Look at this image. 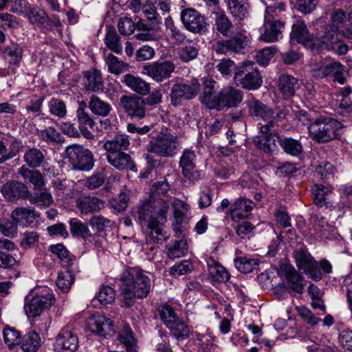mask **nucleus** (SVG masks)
<instances>
[{"instance_id":"obj_1","label":"nucleus","mask_w":352,"mask_h":352,"mask_svg":"<svg viewBox=\"0 0 352 352\" xmlns=\"http://www.w3.org/2000/svg\"><path fill=\"white\" fill-rule=\"evenodd\" d=\"M169 209L170 203L164 199L157 200L154 204L144 202L138 208L135 217L140 225L146 226V234L153 242L161 243L168 237L162 227L167 220Z\"/></svg>"},{"instance_id":"obj_2","label":"nucleus","mask_w":352,"mask_h":352,"mask_svg":"<svg viewBox=\"0 0 352 352\" xmlns=\"http://www.w3.org/2000/svg\"><path fill=\"white\" fill-rule=\"evenodd\" d=\"M120 290L127 308L133 305L134 298L146 297L151 289V280L146 272L138 267L126 270L121 277Z\"/></svg>"},{"instance_id":"obj_3","label":"nucleus","mask_w":352,"mask_h":352,"mask_svg":"<svg viewBox=\"0 0 352 352\" xmlns=\"http://www.w3.org/2000/svg\"><path fill=\"white\" fill-rule=\"evenodd\" d=\"M248 106L249 113L254 120L267 122L261 125V133H267L275 131V127L283 128L285 126V112L280 111L275 113L271 107L254 98L248 101Z\"/></svg>"},{"instance_id":"obj_4","label":"nucleus","mask_w":352,"mask_h":352,"mask_svg":"<svg viewBox=\"0 0 352 352\" xmlns=\"http://www.w3.org/2000/svg\"><path fill=\"white\" fill-rule=\"evenodd\" d=\"M180 149L181 144L178 136L168 129L152 137L146 146L148 153L166 158L173 157Z\"/></svg>"},{"instance_id":"obj_5","label":"nucleus","mask_w":352,"mask_h":352,"mask_svg":"<svg viewBox=\"0 0 352 352\" xmlns=\"http://www.w3.org/2000/svg\"><path fill=\"white\" fill-rule=\"evenodd\" d=\"M342 124L331 118L324 117L316 120L308 126L311 138L319 143L329 142L340 135Z\"/></svg>"},{"instance_id":"obj_6","label":"nucleus","mask_w":352,"mask_h":352,"mask_svg":"<svg viewBox=\"0 0 352 352\" xmlns=\"http://www.w3.org/2000/svg\"><path fill=\"white\" fill-rule=\"evenodd\" d=\"M24 310L29 318L40 316L45 309H49L55 302L52 290L47 287H39L30 300H26Z\"/></svg>"},{"instance_id":"obj_7","label":"nucleus","mask_w":352,"mask_h":352,"mask_svg":"<svg viewBox=\"0 0 352 352\" xmlns=\"http://www.w3.org/2000/svg\"><path fill=\"white\" fill-rule=\"evenodd\" d=\"M234 79L237 85L248 90H256L263 83L262 77L255 63L252 61L243 63L234 73Z\"/></svg>"},{"instance_id":"obj_8","label":"nucleus","mask_w":352,"mask_h":352,"mask_svg":"<svg viewBox=\"0 0 352 352\" xmlns=\"http://www.w3.org/2000/svg\"><path fill=\"white\" fill-rule=\"evenodd\" d=\"M66 153L74 168L89 170L94 167L93 154L87 148L78 144L67 146Z\"/></svg>"},{"instance_id":"obj_9","label":"nucleus","mask_w":352,"mask_h":352,"mask_svg":"<svg viewBox=\"0 0 352 352\" xmlns=\"http://www.w3.org/2000/svg\"><path fill=\"white\" fill-rule=\"evenodd\" d=\"M200 90V84L197 79H192L184 83L175 84L170 90V102L175 107L182 104L184 100L195 98Z\"/></svg>"},{"instance_id":"obj_10","label":"nucleus","mask_w":352,"mask_h":352,"mask_svg":"<svg viewBox=\"0 0 352 352\" xmlns=\"http://www.w3.org/2000/svg\"><path fill=\"white\" fill-rule=\"evenodd\" d=\"M344 34L338 29L327 27L324 34L320 36V47L327 50H332L339 55L346 54L349 50V46L342 43Z\"/></svg>"},{"instance_id":"obj_11","label":"nucleus","mask_w":352,"mask_h":352,"mask_svg":"<svg viewBox=\"0 0 352 352\" xmlns=\"http://www.w3.org/2000/svg\"><path fill=\"white\" fill-rule=\"evenodd\" d=\"M175 66L170 60L156 61L144 65L142 73L157 82H161L171 76Z\"/></svg>"},{"instance_id":"obj_12","label":"nucleus","mask_w":352,"mask_h":352,"mask_svg":"<svg viewBox=\"0 0 352 352\" xmlns=\"http://www.w3.org/2000/svg\"><path fill=\"white\" fill-rule=\"evenodd\" d=\"M86 327L91 333L101 338L111 337L115 333L113 321L100 314L89 317L86 322Z\"/></svg>"},{"instance_id":"obj_13","label":"nucleus","mask_w":352,"mask_h":352,"mask_svg":"<svg viewBox=\"0 0 352 352\" xmlns=\"http://www.w3.org/2000/svg\"><path fill=\"white\" fill-rule=\"evenodd\" d=\"M120 106L132 118L141 120L146 116V109L142 97L123 95L120 99Z\"/></svg>"},{"instance_id":"obj_14","label":"nucleus","mask_w":352,"mask_h":352,"mask_svg":"<svg viewBox=\"0 0 352 352\" xmlns=\"http://www.w3.org/2000/svg\"><path fill=\"white\" fill-rule=\"evenodd\" d=\"M184 26L188 31L195 34H203L207 30L205 17L195 9H185L181 12Z\"/></svg>"},{"instance_id":"obj_15","label":"nucleus","mask_w":352,"mask_h":352,"mask_svg":"<svg viewBox=\"0 0 352 352\" xmlns=\"http://www.w3.org/2000/svg\"><path fill=\"white\" fill-rule=\"evenodd\" d=\"M78 338L69 327L63 328L54 343V349L57 352H74L78 347Z\"/></svg>"},{"instance_id":"obj_16","label":"nucleus","mask_w":352,"mask_h":352,"mask_svg":"<svg viewBox=\"0 0 352 352\" xmlns=\"http://www.w3.org/2000/svg\"><path fill=\"white\" fill-rule=\"evenodd\" d=\"M1 192L8 201H16L19 199H28L30 195L27 186L15 180L4 184L1 188Z\"/></svg>"},{"instance_id":"obj_17","label":"nucleus","mask_w":352,"mask_h":352,"mask_svg":"<svg viewBox=\"0 0 352 352\" xmlns=\"http://www.w3.org/2000/svg\"><path fill=\"white\" fill-rule=\"evenodd\" d=\"M242 100L243 93L240 89L232 86L225 87L219 92L216 109L236 107L241 102Z\"/></svg>"},{"instance_id":"obj_18","label":"nucleus","mask_w":352,"mask_h":352,"mask_svg":"<svg viewBox=\"0 0 352 352\" xmlns=\"http://www.w3.org/2000/svg\"><path fill=\"white\" fill-rule=\"evenodd\" d=\"M104 201L96 197L80 196L76 200V207L82 215H88L100 211L104 208Z\"/></svg>"},{"instance_id":"obj_19","label":"nucleus","mask_w":352,"mask_h":352,"mask_svg":"<svg viewBox=\"0 0 352 352\" xmlns=\"http://www.w3.org/2000/svg\"><path fill=\"white\" fill-rule=\"evenodd\" d=\"M306 280L291 264L287 263V293L301 294L304 291Z\"/></svg>"},{"instance_id":"obj_20","label":"nucleus","mask_w":352,"mask_h":352,"mask_svg":"<svg viewBox=\"0 0 352 352\" xmlns=\"http://www.w3.org/2000/svg\"><path fill=\"white\" fill-rule=\"evenodd\" d=\"M217 82L211 78H206L204 81V90L200 96L201 102L209 109H216L219 94H215Z\"/></svg>"},{"instance_id":"obj_21","label":"nucleus","mask_w":352,"mask_h":352,"mask_svg":"<svg viewBox=\"0 0 352 352\" xmlns=\"http://www.w3.org/2000/svg\"><path fill=\"white\" fill-rule=\"evenodd\" d=\"M279 131V127H275V131L263 133L265 135L262 139L258 138L254 140L255 144L265 153L273 152L276 146V140L274 138L276 136L283 151L286 152V142L279 140L277 135Z\"/></svg>"},{"instance_id":"obj_22","label":"nucleus","mask_w":352,"mask_h":352,"mask_svg":"<svg viewBox=\"0 0 352 352\" xmlns=\"http://www.w3.org/2000/svg\"><path fill=\"white\" fill-rule=\"evenodd\" d=\"M285 25L278 21H268L263 25V31L260 36V40L267 43L278 41L283 37L282 32Z\"/></svg>"},{"instance_id":"obj_23","label":"nucleus","mask_w":352,"mask_h":352,"mask_svg":"<svg viewBox=\"0 0 352 352\" xmlns=\"http://www.w3.org/2000/svg\"><path fill=\"white\" fill-rule=\"evenodd\" d=\"M107 162L119 170H135V164L129 154L125 152L112 153L107 156Z\"/></svg>"},{"instance_id":"obj_24","label":"nucleus","mask_w":352,"mask_h":352,"mask_svg":"<svg viewBox=\"0 0 352 352\" xmlns=\"http://www.w3.org/2000/svg\"><path fill=\"white\" fill-rule=\"evenodd\" d=\"M254 207V203L248 199H239L231 206L230 214L232 219L239 221L246 219Z\"/></svg>"},{"instance_id":"obj_25","label":"nucleus","mask_w":352,"mask_h":352,"mask_svg":"<svg viewBox=\"0 0 352 352\" xmlns=\"http://www.w3.org/2000/svg\"><path fill=\"white\" fill-rule=\"evenodd\" d=\"M196 155L191 149H185L179 159V165L183 175L190 180L194 178L192 170L195 168Z\"/></svg>"},{"instance_id":"obj_26","label":"nucleus","mask_w":352,"mask_h":352,"mask_svg":"<svg viewBox=\"0 0 352 352\" xmlns=\"http://www.w3.org/2000/svg\"><path fill=\"white\" fill-rule=\"evenodd\" d=\"M38 217L35 210L23 207L16 208L11 213V218L23 226H32Z\"/></svg>"},{"instance_id":"obj_27","label":"nucleus","mask_w":352,"mask_h":352,"mask_svg":"<svg viewBox=\"0 0 352 352\" xmlns=\"http://www.w3.org/2000/svg\"><path fill=\"white\" fill-rule=\"evenodd\" d=\"M199 48L197 41L187 40L181 47L177 49V57L183 63H189L197 57Z\"/></svg>"},{"instance_id":"obj_28","label":"nucleus","mask_w":352,"mask_h":352,"mask_svg":"<svg viewBox=\"0 0 352 352\" xmlns=\"http://www.w3.org/2000/svg\"><path fill=\"white\" fill-rule=\"evenodd\" d=\"M83 85L87 91L97 92L103 89V80L100 71L91 69L85 72Z\"/></svg>"},{"instance_id":"obj_29","label":"nucleus","mask_w":352,"mask_h":352,"mask_svg":"<svg viewBox=\"0 0 352 352\" xmlns=\"http://www.w3.org/2000/svg\"><path fill=\"white\" fill-rule=\"evenodd\" d=\"M311 191L314 201L316 206L318 207H327L331 205L330 195L332 192V187L331 186L315 184L312 187Z\"/></svg>"},{"instance_id":"obj_30","label":"nucleus","mask_w":352,"mask_h":352,"mask_svg":"<svg viewBox=\"0 0 352 352\" xmlns=\"http://www.w3.org/2000/svg\"><path fill=\"white\" fill-rule=\"evenodd\" d=\"M130 145L129 138L124 134H118L113 139L107 141L103 148L106 151V155L112 153L124 152Z\"/></svg>"},{"instance_id":"obj_31","label":"nucleus","mask_w":352,"mask_h":352,"mask_svg":"<svg viewBox=\"0 0 352 352\" xmlns=\"http://www.w3.org/2000/svg\"><path fill=\"white\" fill-rule=\"evenodd\" d=\"M122 81L132 91L140 95L146 96L150 91L149 83L146 82L141 78L132 74H125Z\"/></svg>"},{"instance_id":"obj_32","label":"nucleus","mask_w":352,"mask_h":352,"mask_svg":"<svg viewBox=\"0 0 352 352\" xmlns=\"http://www.w3.org/2000/svg\"><path fill=\"white\" fill-rule=\"evenodd\" d=\"M226 3L230 13L239 23L248 16V0H226Z\"/></svg>"},{"instance_id":"obj_33","label":"nucleus","mask_w":352,"mask_h":352,"mask_svg":"<svg viewBox=\"0 0 352 352\" xmlns=\"http://www.w3.org/2000/svg\"><path fill=\"white\" fill-rule=\"evenodd\" d=\"M69 226L71 234L74 237L86 241L92 236L88 225L77 218H72L69 221Z\"/></svg>"},{"instance_id":"obj_34","label":"nucleus","mask_w":352,"mask_h":352,"mask_svg":"<svg viewBox=\"0 0 352 352\" xmlns=\"http://www.w3.org/2000/svg\"><path fill=\"white\" fill-rule=\"evenodd\" d=\"M88 107L94 115L101 117L107 116L112 110L109 102L102 100L96 95H92L90 97Z\"/></svg>"},{"instance_id":"obj_35","label":"nucleus","mask_w":352,"mask_h":352,"mask_svg":"<svg viewBox=\"0 0 352 352\" xmlns=\"http://www.w3.org/2000/svg\"><path fill=\"white\" fill-rule=\"evenodd\" d=\"M293 256L297 267L300 270H304L307 267L311 266L316 260L309 252L305 246H300L297 248L293 253Z\"/></svg>"},{"instance_id":"obj_36","label":"nucleus","mask_w":352,"mask_h":352,"mask_svg":"<svg viewBox=\"0 0 352 352\" xmlns=\"http://www.w3.org/2000/svg\"><path fill=\"white\" fill-rule=\"evenodd\" d=\"M209 275L213 281L217 283H226L230 275L226 269L214 260L208 262Z\"/></svg>"},{"instance_id":"obj_37","label":"nucleus","mask_w":352,"mask_h":352,"mask_svg":"<svg viewBox=\"0 0 352 352\" xmlns=\"http://www.w3.org/2000/svg\"><path fill=\"white\" fill-rule=\"evenodd\" d=\"M230 43V47L232 52L241 53L248 47L250 41L245 30H241L235 33L232 37L228 39Z\"/></svg>"},{"instance_id":"obj_38","label":"nucleus","mask_w":352,"mask_h":352,"mask_svg":"<svg viewBox=\"0 0 352 352\" xmlns=\"http://www.w3.org/2000/svg\"><path fill=\"white\" fill-rule=\"evenodd\" d=\"M19 344L24 352H36L41 345V340L38 333L30 331L23 337Z\"/></svg>"},{"instance_id":"obj_39","label":"nucleus","mask_w":352,"mask_h":352,"mask_svg":"<svg viewBox=\"0 0 352 352\" xmlns=\"http://www.w3.org/2000/svg\"><path fill=\"white\" fill-rule=\"evenodd\" d=\"M23 50L21 46L16 43H11L3 50L4 58L10 65H18L22 59Z\"/></svg>"},{"instance_id":"obj_40","label":"nucleus","mask_w":352,"mask_h":352,"mask_svg":"<svg viewBox=\"0 0 352 352\" xmlns=\"http://www.w3.org/2000/svg\"><path fill=\"white\" fill-rule=\"evenodd\" d=\"M170 203V206L174 208V221L175 224H174V230L176 233H182V230L179 226V224L182 222L184 217L185 216L186 212L188 210L187 205L182 201L179 199H175L173 202L169 200H166Z\"/></svg>"},{"instance_id":"obj_41","label":"nucleus","mask_w":352,"mask_h":352,"mask_svg":"<svg viewBox=\"0 0 352 352\" xmlns=\"http://www.w3.org/2000/svg\"><path fill=\"white\" fill-rule=\"evenodd\" d=\"M283 258H281L283 261ZM277 273L281 282H278L273 287V295L278 300H284L286 295V287L285 280L286 279V264L281 261Z\"/></svg>"},{"instance_id":"obj_42","label":"nucleus","mask_w":352,"mask_h":352,"mask_svg":"<svg viewBox=\"0 0 352 352\" xmlns=\"http://www.w3.org/2000/svg\"><path fill=\"white\" fill-rule=\"evenodd\" d=\"M19 174L32 183L35 190L41 189L45 185L43 175L37 170H30L23 166L19 169Z\"/></svg>"},{"instance_id":"obj_43","label":"nucleus","mask_w":352,"mask_h":352,"mask_svg":"<svg viewBox=\"0 0 352 352\" xmlns=\"http://www.w3.org/2000/svg\"><path fill=\"white\" fill-rule=\"evenodd\" d=\"M290 38L291 42L304 43L309 40V34L304 21L298 20L292 25Z\"/></svg>"},{"instance_id":"obj_44","label":"nucleus","mask_w":352,"mask_h":352,"mask_svg":"<svg viewBox=\"0 0 352 352\" xmlns=\"http://www.w3.org/2000/svg\"><path fill=\"white\" fill-rule=\"evenodd\" d=\"M104 60L108 67V71L111 74L118 75L129 70V65L112 54H107Z\"/></svg>"},{"instance_id":"obj_45","label":"nucleus","mask_w":352,"mask_h":352,"mask_svg":"<svg viewBox=\"0 0 352 352\" xmlns=\"http://www.w3.org/2000/svg\"><path fill=\"white\" fill-rule=\"evenodd\" d=\"M284 232L280 231L278 234L276 235L275 239L271 242L269 246V250L267 254L270 256H275L276 255H285V251L286 250V243L285 242Z\"/></svg>"},{"instance_id":"obj_46","label":"nucleus","mask_w":352,"mask_h":352,"mask_svg":"<svg viewBox=\"0 0 352 352\" xmlns=\"http://www.w3.org/2000/svg\"><path fill=\"white\" fill-rule=\"evenodd\" d=\"M87 104L85 101L78 102V108L76 111V118L80 127L89 126L93 128L95 122L90 115L85 111Z\"/></svg>"},{"instance_id":"obj_47","label":"nucleus","mask_w":352,"mask_h":352,"mask_svg":"<svg viewBox=\"0 0 352 352\" xmlns=\"http://www.w3.org/2000/svg\"><path fill=\"white\" fill-rule=\"evenodd\" d=\"M104 43L107 47L112 52L116 54L121 53L122 46L120 41V37L113 28L107 30L104 38Z\"/></svg>"},{"instance_id":"obj_48","label":"nucleus","mask_w":352,"mask_h":352,"mask_svg":"<svg viewBox=\"0 0 352 352\" xmlns=\"http://www.w3.org/2000/svg\"><path fill=\"white\" fill-rule=\"evenodd\" d=\"M217 30L223 36H228L232 28V23L224 12H214Z\"/></svg>"},{"instance_id":"obj_49","label":"nucleus","mask_w":352,"mask_h":352,"mask_svg":"<svg viewBox=\"0 0 352 352\" xmlns=\"http://www.w3.org/2000/svg\"><path fill=\"white\" fill-rule=\"evenodd\" d=\"M118 340L124 345L128 352H131L135 346V338L129 325H124L122 330L118 333Z\"/></svg>"},{"instance_id":"obj_50","label":"nucleus","mask_w":352,"mask_h":352,"mask_svg":"<svg viewBox=\"0 0 352 352\" xmlns=\"http://www.w3.org/2000/svg\"><path fill=\"white\" fill-rule=\"evenodd\" d=\"M50 249L52 253L57 256L67 267H72L74 262L76 261V258L71 257L69 252L63 244L52 245L50 247Z\"/></svg>"},{"instance_id":"obj_51","label":"nucleus","mask_w":352,"mask_h":352,"mask_svg":"<svg viewBox=\"0 0 352 352\" xmlns=\"http://www.w3.org/2000/svg\"><path fill=\"white\" fill-rule=\"evenodd\" d=\"M48 109L50 113L58 118H64L67 116V110L65 102L58 98H52L48 102Z\"/></svg>"},{"instance_id":"obj_52","label":"nucleus","mask_w":352,"mask_h":352,"mask_svg":"<svg viewBox=\"0 0 352 352\" xmlns=\"http://www.w3.org/2000/svg\"><path fill=\"white\" fill-rule=\"evenodd\" d=\"M23 158L29 166L36 168L43 162L44 155L37 148H30L25 153Z\"/></svg>"},{"instance_id":"obj_53","label":"nucleus","mask_w":352,"mask_h":352,"mask_svg":"<svg viewBox=\"0 0 352 352\" xmlns=\"http://www.w3.org/2000/svg\"><path fill=\"white\" fill-rule=\"evenodd\" d=\"M167 327L176 338L185 339L189 336L190 330L188 327L178 318L173 322L168 325Z\"/></svg>"},{"instance_id":"obj_54","label":"nucleus","mask_w":352,"mask_h":352,"mask_svg":"<svg viewBox=\"0 0 352 352\" xmlns=\"http://www.w3.org/2000/svg\"><path fill=\"white\" fill-rule=\"evenodd\" d=\"M32 204H37L38 206L48 207L54 201L52 194L47 189H43L40 193L30 194L29 198Z\"/></svg>"},{"instance_id":"obj_55","label":"nucleus","mask_w":352,"mask_h":352,"mask_svg":"<svg viewBox=\"0 0 352 352\" xmlns=\"http://www.w3.org/2000/svg\"><path fill=\"white\" fill-rule=\"evenodd\" d=\"M165 25L169 31L168 34L175 41V44H182L187 41L186 35L179 28L175 25L172 19H166Z\"/></svg>"},{"instance_id":"obj_56","label":"nucleus","mask_w":352,"mask_h":352,"mask_svg":"<svg viewBox=\"0 0 352 352\" xmlns=\"http://www.w3.org/2000/svg\"><path fill=\"white\" fill-rule=\"evenodd\" d=\"M106 179L104 170L96 171L84 180L83 185L89 190H95L103 185Z\"/></svg>"},{"instance_id":"obj_57","label":"nucleus","mask_w":352,"mask_h":352,"mask_svg":"<svg viewBox=\"0 0 352 352\" xmlns=\"http://www.w3.org/2000/svg\"><path fill=\"white\" fill-rule=\"evenodd\" d=\"M67 272L58 274L56 280L57 286L63 292H67L74 282V278L72 274L74 269L72 267H67Z\"/></svg>"},{"instance_id":"obj_58","label":"nucleus","mask_w":352,"mask_h":352,"mask_svg":"<svg viewBox=\"0 0 352 352\" xmlns=\"http://www.w3.org/2000/svg\"><path fill=\"white\" fill-rule=\"evenodd\" d=\"M234 265L241 272L248 274L251 272L254 267L258 265V261L245 256L237 257L234 259Z\"/></svg>"},{"instance_id":"obj_59","label":"nucleus","mask_w":352,"mask_h":352,"mask_svg":"<svg viewBox=\"0 0 352 352\" xmlns=\"http://www.w3.org/2000/svg\"><path fill=\"white\" fill-rule=\"evenodd\" d=\"M340 68V63L333 62L327 65L319 67L318 69L312 70V76L318 78H322L329 76H333L335 72Z\"/></svg>"},{"instance_id":"obj_60","label":"nucleus","mask_w":352,"mask_h":352,"mask_svg":"<svg viewBox=\"0 0 352 352\" xmlns=\"http://www.w3.org/2000/svg\"><path fill=\"white\" fill-rule=\"evenodd\" d=\"M38 135L41 139L47 142H58L61 140L60 133L52 126L38 131Z\"/></svg>"},{"instance_id":"obj_61","label":"nucleus","mask_w":352,"mask_h":352,"mask_svg":"<svg viewBox=\"0 0 352 352\" xmlns=\"http://www.w3.org/2000/svg\"><path fill=\"white\" fill-rule=\"evenodd\" d=\"M116 293L114 289L109 286H102L98 294L97 298L104 305L111 304L115 300Z\"/></svg>"},{"instance_id":"obj_62","label":"nucleus","mask_w":352,"mask_h":352,"mask_svg":"<svg viewBox=\"0 0 352 352\" xmlns=\"http://www.w3.org/2000/svg\"><path fill=\"white\" fill-rule=\"evenodd\" d=\"M3 334L5 343L9 347L14 346L20 343L21 336L19 332L15 329L6 327L3 329Z\"/></svg>"},{"instance_id":"obj_63","label":"nucleus","mask_w":352,"mask_h":352,"mask_svg":"<svg viewBox=\"0 0 352 352\" xmlns=\"http://www.w3.org/2000/svg\"><path fill=\"white\" fill-rule=\"evenodd\" d=\"M193 268L194 266L192 262L189 260H185L173 266L170 270V274L174 277H178L192 272Z\"/></svg>"},{"instance_id":"obj_64","label":"nucleus","mask_w":352,"mask_h":352,"mask_svg":"<svg viewBox=\"0 0 352 352\" xmlns=\"http://www.w3.org/2000/svg\"><path fill=\"white\" fill-rule=\"evenodd\" d=\"M273 47H265L259 50L256 55L257 63L262 66H266L275 54Z\"/></svg>"}]
</instances>
